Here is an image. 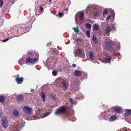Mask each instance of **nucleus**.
Instances as JSON below:
<instances>
[{
    "label": "nucleus",
    "mask_w": 131,
    "mask_h": 131,
    "mask_svg": "<svg viewBox=\"0 0 131 131\" xmlns=\"http://www.w3.org/2000/svg\"><path fill=\"white\" fill-rule=\"evenodd\" d=\"M14 29L16 30L17 33L19 34L20 36L28 32L30 30V28L27 27L26 25H23L21 26L16 27H14Z\"/></svg>",
    "instance_id": "1"
},
{
    "label": "nucleus",
    "mask_w": 131,
    "mask_h": 131,
    "mask_svg": "<svg viewBox=\"0 0 131 131\" xmlns=\"http://www.w3.org/2000/svg\"><path fill=\"white\" fill-rule=\"evenodd\" d=\"M111 42L115 46V48L117 49V50H119L120 48V43L118 42H113L111 40H110V42H106V48L108 49H109L111 47Z\"/></svg>",
    "instance_id": "2"
},
{
    "label": "nucleus",
    "mask_w": 131,
    "mask_h": 131,
    "mask_svg": "<svg viewBox=\"0 0 131 131\" xmlns=\"http://www.w3.org/2000/svg\"><path fill=\"white\" fill-rule=\"evenodd\" d=\"M90 7L92 12H94L95 13L94 16H96L98 14V12L97 11L99 8V6L97 5L89 4L88 6L86 7V9Z\"/></svg>",
    "instance_id": "3"
},
{
    "label": "nucleus",
    "mask_w": 131,
    "mask_h": 131,
    "mask_svg": "<svg viewBox=\"0 0 131 131\" xmlns=\"http://www.w3.org/2000/svg\"><path fill=\"white\" fill-rule=\"evenodd\" d=\"M37 60V59L36 57H35L34 58H31L30 57H28L26 60V63L27 64L28 63H34L36 62Z\"/></svg>",
    "instance_id": "4"
},
{
    "label": "nucleus",
    "mask_w": 131,
    "mask_h": 131,
    "mask_svg": "<svg viewBox=\"0 0 131 131\" xmlns=\"http://www.w3.org/2000/svg\"><path fill=\"white\" fill-rule=\"evenodd\" d=\"M2 126L5 129H6L8 127V124L7 119L6 116H4L2 118Z\"/></svg>",
    "instance_id": "5"
},
{
    "label": "nucleus",
    "mask_w": 131,
    "mask_h": 131,
    "mask_svg": "<svg viewBox=\"0 0 131 131\" xmlns=\"http://www.w3.org/2000/svg\"><path fill=\"white\" fill-rule=\"evenodd\" d=\"M66 110L65 107H62L58 109L55 112V115H59L61 113H64Z\"/></svg>",
    "instance_id": "6"
},
{
    "label": "nucleus",
    "mask_w": 131,
    "mask_h": 131,
    "mask_svg": "<svg viewBox=\"0 0 131 131\" xmlns=\"http://www.w3.org/2000/svg\"><path fill=\"white\" fill-rule=\"evenodd\" d=\"M24 112L27 114H29L31 113V109L29 107L25 106L23 108Z\"/></svg>",
    "instance_id": "7"
},
{
    "label": "nucleus",
    "mask_w": 131,
    "mask_h": 131,
    "mask_svg": "<svg viewBox=\"0 0 131 131\" xmlns=\"http://www.w3.org/2000/svg\"><path fill=\"white\" fill-rule=\"evenodd\" d=\"M27 54L28 57L30 58L31 57V58H34L36 57V56L37 57H38L39 54H35L34 53H32L31 52H28L27 53Z\"/></svg>",
    "instance_id": "8"
},
{
    "label": "nucleus",
    "mask_w": 131,
    "mask_h": 131,
    "mask_svg": "<svg viewBox=\"0 0 131 131\" xmlns=\"http://www.w3.org/2000/svg\"><path fill=\"white\" fill-rule=\"evenodd\" d=\"M73 74L75 76L79 77L81 75L82 73L80 71L76 70L74 72Z\"/></svg>",
    "instance_id": "9"
},
{
    "label": "nucleus",
    "mask_w": 131,
    "mask_h": 131,
    "mask_svg": "<svg viewBox=\"0 0 131 131\" xmlns=\"http://www.w3.org/2000/svg\"><path fill=\"white\" fill-rule=\"evenodd\" d=\"M16 98L17 101L18 102H21L23 101L24 97L22 94H20L18 95L16 97Z\"/></svg>",
    "instance_id": "10"
},
{
    "label": "nucleus",
    "mask_w": 131,
    "mask_h": 131,
    "mask_svg": "<svg viewBox=\"0 0 131 131\" xmlns=\"http://www.w3.org/2000/svg\"><path fill=\"white\" fill-rule=\"evenodd\" d=\"M24 79L23 78L21 77L20 78H16L15 80L17 83L18 84H20L23 81Z\"/></svg>",
    "instance_id": "11"
},
{
    "label": "nucleus",
    "mask_w": 131,
    "mask_h": 131,
    "mask_svg": "<svg viewBox=\"0 0 131 131\" xmlns=\"http://www.w3.org/2000/svg\"><path fill=\"white\" fill-rule=\"evenodd\" d=\"M62 84V90L64 91L67 90L68 89V85L64 81H63Z\"/></svg>",
    "instance_id": "12"
},
{
    "label": "nucleus",
    "mask_w": 131,
    "mask_h": 131,
    "mask_svg": "<svg viewBox=\"0 0 131 131\" xmlns=\"http://www.w3.org/2000/svg\"><path fill=\"white\" fill-rule=\"evenodd\" d=\"M111 27L110 26L106 27L104 30V32L105 34H107L110 32L111 30Z\"/></svg>",
    "instance_id": "13"
},
{
    "label": "nucleus",
    "mask_w": 131,
    "mask_h": 131,
    "mask_svg": "<svg viewBox=\"0 0 131 131\" xmlns=\"http://www.w3.org/2000/svg\"><path fill=\"white\" fill-rule=\"evenodd\" d=\"M34 18L33 17H31V16H29L27 18V20L29 23H30V24H31V23H32L34 20Z\"/></svg>",
    "instance_id": "14"
},
{
    "label": "nucleus",
    "mask_w": 131,
    "mask_h": 131,
    "mask_svg": "<svg viewBox=\"0 0 131 131\" xmlns=\"http://www.w3.org/2000/svg\"><path fill=\"white\" fill-rule=\"evenodd\" d=\"M84 13L83 11L80 12L79 15V19L80 20H82L83 19Z\"/></svg>",
    "instance_id": "15"
},
{
    "label": "nucleus",
    "mask_w": 131,
    "mask_h": 131,
    "mask_svg": "<svg viewBox=\"0 0 131 131\" xmlns=\"http://www.w3.org/2000/svg\"><path fill=\"white\" fill-rule=\"evenodd\" d=\"M99 25L97 24H95L93 25L92 29L93 30H98V26Z\"/></svg>",
    "instance_id": "16"
},
{
    "label": "nucleus",
    "mask_w": 131,
    "mask_h": 131,
    "mask_svg": "<svg viewBox=\"0 0 131 131\" xmlns=\"http://www.w3.org/2000/svg\"><path fill=\"white\" fill-rule=\"evenodd\" d=\"M106 114V112H104L101 113V116L102 117V118L103 120H107V118L105 116Z\"/></svg>",
    "instance_id": "17"
},
{
    "label": "nucleus",
    "mask_w": 131,
    "mask_h": 131,
    "mask_svg": "<svg viewBox=\"0 0 131 131\" xmlns=\"http://www.w3.org/2000/svg\"><path fill=\"white\" fill-rule=\"evenodd\" d=\"M94 53L92 51H91L89 52V57L90 59L92 60H94V59L95 57L94 56Z\"/></svg>",
    "instance_id": "18"
},
{
    "label": "nucleus",
    "mask_w": 131,
    "mask_h": 131,
    "mask_svg": "<svg viewBox=\"0 0 131 131\" xmlns=\"http://www.w3.org/2000/svg\"><path fill=\"white\" fill-rule=\"evenodd\" d=\"M111 59V57L110 56H108L105 57L104 60L105 62L107 63H108L110 61Z\"/></svg>",
    "instance_id": "19"
},
{
    "label": "nucleus",
    "mask_w": 131,
    "mask_h": 131,
    "mask_svg": "<svg viewBox=\"0 0 131 131\" xmlns=\"http://www.w3.org/2000/svg\"><path fill=\"white\" fill-rule=\"evenodd\" d=\"M76 97L79 99H82L84 97V96L81 93H79L76 95Z\"/></svg>",
    "instance_id": "20"
},
{
    "label": "nucleus",
    "mask_w": 131,
    "mask_h": 131,
    "mask_svg": "<svg viewBox=\"0 0 131 131\" xmlns=\"http://www.w3.org/2000/svg\"><path fill=\"white\" fill-rule=\"evenodd\" d=\"M41 98L42 99V101L44 102L45 101V93L43 92H41L40 93V95Z\"/></svg>",
    "instance_id": "21"
},
{
    "label": "nucleus",
    "mask_w": 131,
    "mask_h": 131,
    "mask_svg": "<svg viewBox=\"0 0 131 131\" xmlns=\"http://www.w3.org/2000/svg\"><path fill=\"white\" fill-rule=\"evenodd\" d=\"M131 114V110L126 109L124 113V114L126 116H128Z\"/></svg>",
    "instance_id": "22"
},
{
    "label": "nucleus",
    "mask_w": 131,
    "mask_h": 131,
    "mask_svg": "<svg viewBox=\"0 0 131 131\" xmlns=\"http://www.w3.org/2000/svg\"><path fill=\"white\" fill-rule=\"evenodd\" d=\"M25 60L23 58L20 59L18 61V63L20 65H22L23 64L25 63Z\"/></svg>",
    "instance_id": "23"
},
{
    "label": "nucleus",
    "mask_w": 131,
    "mask_h": 131,
    "mask_svg": "<svg viewBox=\"0 0 131 131\" xmlns=\"http://www.w3.org/2000/svg\"><path fill=\"white\" fill-rule=\"evenodd\" d=\"M92 40L93 42L95 44H97L98 43V40L96 37L94 35H93L92 38Z\"/></svg>",
    "instance_id": "24"
},
{
    "label": "nucleus",
    "mask_w": 131,
    "mask_h": 131,
    "mask_svg": "<svg viewBox=\"0 0 131 131\" xmlns=\"http://www.w3.org/2000/svg\"><path fill=\"white\" fill-rule=\"evenodd\" d=\"M13 114L15 117H18L19 116V114L18 111L16 110H14L13 112Z\"/></svg>",
    "instance_id": "25"
},
{
    "label": "nucleus",
    "mask_w": 131,
    "mask_h": 131,
    "mask_svg": "<svg viewBox=\"0 0 131 131\" xmlns=\"http://www.w3.org/2000/svg\"><path fill=\"white\" fill-rule=\"evenodd\" d=\"M122 109L121 107L116 108L114 109L115 111L117 113H121L122 111Z\"/></svg>",
    "instance_id": "26"
},
{
    "label": "nucleus",
    "mask_w": 131,
    "mask_h": 131,
    "mask_svg": "<svg viewBox=\"0 0 131 131\" xmlns=\"http://www.w3.org/2000/svg\"><path fill=\"white\" fill-rule=\"evenodd\" d=\"M85 26L86 28L89 29H91V25L89 23H85Z\"/></svg>",
    "instance_id": "27"
},
{
    "label": "nucleus",
    "mask_w": 131,
    "mask_h": 131,
    "mask_svg": "<svg viewBox=\"0 0 131 131\" xmlns=\"http://www.w3.org/2000/svg\"><path fill=\"white\" fill-rule=\"evenodd\" d=\"M5 99V98L4 96H0V102L2 103H3Z\"/></svg>",
    "instance_id": "28"
},
{
    "label": "nucleus",
    "mask_w": 131,
    "mask_h": 131,
    "mask_svg": "<svg viewBox=\"0 0 131 131\" xmlns=\"http://www.w3.org/2000/svg\"><path fill=\"white\" fill-rule=\"evenodd\" d=\"M110 118L111 120L113 121H115L117 119L116 117L114 116H112L110 117Z\"/></svg>",
    "instance_id": "29"
},
{
    "label": "nucleus",
    "mask_w": 131,
    "mask_h": 131,
    "mask_svg": "<svg viewBox=\"0 0 131 131\" xmlns=\"http://www.w3.org/2000/svg\"><path fill=\"white\" fill-rule=\"evenodd\" d=\"M72 29L74 30V32H75L76 34H78L79 33V31L77 27V28L75 27H73Z\"/></svg>",
    "instance_id": "30"
},
{
    "label": "nucleus",
    "mask_w": 131,
    "mask_h": 131,
    "mask_svg": "<svg viewBox=\"0 0 131 131\" xmlns=\"http://www.w3.org/2000/svg\"><path fill=\"white\" fill-rule=\"evenodd\" d=\"M70 101L72 104H75L76 103V101L74 100H73V99L70 98L69 99Z\"/></svg>",
    "instance_id": "31"
},
{
    "label": "nucleus",
    "mask_w": 131,
    "mask_h": 131,
    "mask_svg": "<svg viewBox=\"0 0 131 131\" xmlns=\"http://www.w3.org/2000/svg\"><path fill=\"white\" fill-rule=\"evenodd\" d=\"M90 31L89 30H88L86 31V34L87 37L88 38H89L90 37Z\"/></svg>",
    "instance_id": "32"
},
{
    "label": "nucleus",
    "mask_w": 131,
    "mask_h": 131,
    "mask_svg": "<svg viewBox=\"0 0 131 131\" xmlns=\"http://www.w3.org/2000/svg\"><path fill=\"white\" fill-rule=\"evenodd\" d=\"M108 13V11L107 8L105 9L103 12V15H104L105 14H107Z\"/></svg>",
    "instance_id": "33"
},
{
    "label": "nucleus",
    "mask_w": 131,
    "mask_h": 131,
    "mask_svg": "<svg viewBox=\"0 0 131 131\" xmlns=\"http://www.w3.org/2000/svg\"><path fill=\"white\" fill-rule=\"evenodd\" d=\"M76 52L77 54H81L82 53V51L80 49H78L76 51Z\"/></svg>",
    "instance_id": "34"
},
{
    "label": "nucleus",
    "mask_w": 131,
    "mask_h": 131,
    "mask_svg": "<svg viewBox=\"0 0 131 131\" xmlns=\"http://www.w3.org/2000/svg\"><path fill=\"white\" fill-rule=\"evenodd\" d=\"M76 41L80 43L82 41V40L81 39H80L78 38L76 39Z\"/></svg>",
    "instance_id": "35"
},
{
    "label": "nucleus",
    "mask_w": 131,
    "mask_h": 131,
    "mask_svg": "<svg viewBox=\"0 0 131 131\" xmlns=\"http://www.w3.org/2000/svg\"><path fill=\"white\" fill-rule=\"evenodd\" d=\"M52 73V75L54 76H56L57 75V72L55 71H53Z\"/></svg>",
    "instance_id": "36"
},
{
    "label": "nucleus",
    "mask_w": 131,
    "mask_h": 131,
    "mask_svg": "<svg viewBox=\"0 0 131 131\" xmlns=\"http://www.w3.org/2000/svg\"><path fill=\"white\" fill-rule=\"evenodd\" d=\"M3 4V0H0V7H1Z\"/></svg>",
    "instance_id": "37"
},
{
    "label": "nucleus",
    "mask_w": 131,
    "mask_h": 131,
    "mask_svg": "<svg viewBox=\"0 0 131 131\" xmlns=\"http://www.w3.org/2000/svg\"><path fill=\"white\" fill-rule=\"evenodd\" d=\"M50 114V113L48 112H46L45 113L43 114V116H45V117L49 115Z\"/></svg>",
    "instance_id": "38"
},
{
    "label": "nucleus",
    "mask_w": 131,
    "mask_h": 131,
    "mask_svg": "<svg viewBox=\"0 0 131 131\" xmlns=\"http://www.w3.org/2000/svg\"><path fill=\"white\" fill-rule=\"evenodd\" d=\"M59 16L60 17H62L63 16V13L61 12L59 13L58 14Z\"/></svg>",
    "instance_id": "39"
},
{
    "label": "nucleus",
    "mask_w": 131,
    "mask_h": 131,
    "mask_svg": "<svg viewBox=\"0 0 131 131\" xmlns=\"http://www.w3.org/2000/svg\"><path fill=\"white\" fill-rule=\"evenodd\" d=\"M113 25H112V28L114 29V30H115V26L116 25L115 24H113Z\"/></svg>",
    "instance_id": "40"
},
{
    "label": "nucleus",
    "mask_w": 131,
    "mask_h": 131,
    "mask_svg": "<svg viewBox=\"0 0 131 131\" xmlns=\"http://www.w3.org/2000/svg\"><path fill=\"white\" fill-rule=\"evenodd\" d=\"M111 16L110 15H108L106 17V19L107 20H109L111 18Z\"/></svg>",
    "instance_id": "41"
},
{
    "label": "nucleus",
    "mask_w": 131,
    "mask_h": 131,
    "mask_svg": "<svg viewBox=\"0 0 131 131\" xmlns=\"http://www.w3.org/2000/svg\"><path fill=\"white\" fill-rule=\"evenodd\" d=\"M84 75L85 76V77L84 78V79H86L87 78V74L86 73H85L84 72Z\"/></svg>",
    "instance_id": "42"
},
{
    "label": "nucleus",
    "mask_w": 131,
    "mask_h": 131,
    "mask_svg": "<svg viewBox=\"0 0 131 131\" xmlns=\"http://www.w3.org/2000/svg\"><path fill=\"white\" fill-rule=\"evenodd\" d=\"M48 61V60H47L46 61V66L47 67L49 65V64H48L47 63V62Z\"/></svg>",
    "instance_id": "43"
},
{
    "label": "nucleus",
    "mask_w": 131,
    "mask_h": 131,
    "mask_svg": "<svg viewBox=\"0 0 131 131\" xmlns=\"http://www.w3.org/2000/svg\"><path fill=\"white\" fill-rule=\"evenodd\" d=\"M111 14L112 15V16H113L114 15H115V13L114 12H111Z\"/></svg>",
    "instance_id": "44"
},
{
    "label": "nucleus",
    "mask_w": 131,
    "mask_h": 131,
    "mask_svg": "<svg viewBox=\"0 0 131 131\" xmlns=\"http://www.w3.org/2000/svg\"><path fill=\"white\" fill-rule=\"evenodd\" d=\"M39 8L42 11L43 10V8L41 6H40Z\"/></svg>",
    "instance_id": "45"
},
{
    "label": "nucleus",
    "mask_w": 131,
    "mask_h": 131,
    "mask_svg": "<svg viewBox=\"0 0 131 131\" xmlns=\"http://www.w3.org/2000/svg\"><path fill=\"white\" fill-rule=\"evenodd\" d=\"M72 67L74 68L75 67V64H73L72 65Z\"/></svg>",
    "instance_id": "46"
},
{
    "label": "nucleus",
    "mask_w": 131,
    "mask_h": 131,
    "mask_svg": "<svg viewBox=\"0 0 131 131\" xmlns=\"http://www.w3.org/2000/svg\"><path fill=\"white\" fill-rule=\"evenodd\" d=\"M34 91V90L32 89V88H31V90H30V92H33V91Z\"/></svg>",
    "instance_id": "47"
},
{
    "label": "nucleus",
    "mask_w": 131,
    "mask_h": 131,
    "mask_svg": "<svg viewBox=\"0 0 131 131\" xmlns=\"http://www.w3.org/2000/svg\"><path fill=\"white\" fill-rule=\"evenodd\" d=\"M112 55H114V56H116V54H115V52H113L112 53Z\"/></svg>",
    "instance_id": "48"
},
{
    "label": "nucleus",
    "mask_w": 131,
    "mask_h": 131,
    "mask_svg": "<svg viewBox=\"0 0 131 131\" xmlns=\"http://www.w3.org/2000/svg\"><path fill=\"white\" fill-rule=\"evenodd\" d=\"M2 41L3 42H5L7 41L5 39L4 40H2Z\"/></svg>",
    "instance_id": "49"
},
{
    "label": "nucleus",
    "mask_w": 131,
    "mask_h": 131,
    "mask_svg": "<svg viewBox=\"0 0 131 131\" xmlns=\"http://www.w3.org/2000/svg\"><path fill=\"white\" fill-rule=\"evenodd\" d=\"M51 42L48 43H47V45H46V46H48L49 45H51Z\"/></svg>",
    "instance_id": "50"
},
{
    "label": "nucleus",
    "mask_w": 131,
    "mask_h": 131,
    "mask_svg": "<svg viewBox=\"0 0 131 131\" xmlns=\"http://www.w3.org/2000/svg\"><path fill=\"white\" fill-rule=\"evenodd\" d=\"M16 78H20V77H19V75L18 74H17V76H16Z\"/></svg>",
    "instance_id": "51"
},
{
    "label": "nucleus",
    "mask_w": 131,
    "mask_h": 131,
    "mask_svg": "<svg viewBox=\"0 0 131 131\" xmlns=\"http://www.w3.org/2000/svg\"><path fill=\"white\" fill-rule=\"evenodd\" d=\"M50 96L51 97H53V96L52 95V94L51 93H50Z\"/></svg>",
    "instance_id": "52"
},
{
    "label": "nucleus",
    "mask_w": 131,
    "mask_h": 131,
    "mask_svg": "<svg viewBox=\"0 0 131 131\" xmlns=\"http://www.w3.org/2000/svg\"><path fill=\"white\" fill-rule=\"evenodd\" d=\"M9 38H7L5 39L6 41H7L9 40Z\"/></svg>",
    "instance_id": "53"
},
{
    "label": "nucleus",
    "mask_w": 131,
    "mask_h": 131,
    "mask_svg": "<svg viewBox=\"0 0 131 131\" xmlns=\"http://www.w3.org/2000/svg\"><path fill=\"white\" fill-rule=\"evenodd\" d=\"M9 38H7L5 39L6 41H7L9 40Z\"/></svg>",
    "instance_id": "54"
},
{
    "label": "nucleus",
    "mask_w": 131,
    "mask_h": 131,
    "mask_svg": "<svg viewBox=\"0 0 131 131\" xmlns=\"http://www.w3.org/2000/svg\"><path fill=\"white\" fill-rule=\"evenodd\" d=\"M19 131V130H14L13 131Z\"/></svg>",
    "instance_id": "55"
},
{
    "label": "nucleus",
    "mask_w": 131,
    "mask_h": 131,
    "mask_svg": "<svg viewBox=\"0 0 131 131\" xmlns=\"http://www.w3.org/2000/svg\"><path fill=\"white\" fill-rule=\"evenodd\" d=\"M114 17H115V15H114L113 16V19H114Z\"/></svg>",
    "instance_id": "56"
},
{
    "label": "nucleus",
    "mask_w": 131,
    "mask_h": 131,
    "mask_svg": "<svg viewBox=\"0 0 131 131\" xmlns=\"http://www.w3.org/2000/svg\"><path fill=\"white\" fill-rule=\"evenodd\" d=\"M124 130H125L126 131H127V129L126 128H125L124 129Z\"/></svg>",
    "instance_id": "57"
},
{
    "label": "nucleus",
    "mask_w": 131,
    "mask_h": 131,
    "mask_svg": "<svg viewBox=\"0 0 131 131\" xmlns=\"http://www.w3.org/2000/svg\"><path fill=\"white\" fill-rule=\"evenodd\" d=\"M51 0H49V2H51Z\"/></svg>",
    "instance_id": "58"
},
{
    "label": "nucleus",
    "mask_w": 131,
    "mask_h": 131,
    "mask_svg": "<svg viewBox=\"0 0 131 131\" xmlns=\"http://www.w3.org/2000/svg\"><path fill=\"white\" fill-rule=\"evenodd\" d=\"M75 57H76L77 56V55H76L75 54Z\"/></svg>",
    "instance_id": "59"
},
{
    "label": "nucleus",
    "mask_w": 131,
    "mask_h": 131,
    "mask_svg": "<svg viewBox=\"0 0 131 131\" xmlns=\"http://www.w3.org/2000/svg\"><path fill=\"white\" fill-rule=\"evenodd\" d=\"M2 21V22H3V20H1V21Z\"/></svg>",
    "instance_id": "60"
},
{
    "label": "nucleus",
    "mask_w": 131,
    "mask_h": 131,
    "mask_svg": "<svg viewBox=\"0 0 131 131\" xmlns=\"http://www.w3.org/2000/svg\"><path fill=\"white\" fill-rule=\"evenodd\" d=\"M81 79V80H82V81H83V79Z\"/></svg>",
    "instance_id": "61"
},
{
    "label": "nucleus",
    "mask_w": 131,
    "mask_h": 131,
    "mask_svg": "<svg viewBox=\"0 0 131 131\" xmlns=\"http://www.w3.org/2000/svg\"><path fill=\"white\" fill-rule=\"evenodd\" d=\"M54 106H55V105H54L53 106V107H54Z\"/></svg>",
    "instance_id": "62"
},
{
    "label": "nucleus",
    "mask_w": 131,
    "mask_h": 131,
    "mask_svg": "<svg viewBox=\"0 0 131 131\" xmlns=\"http://www.w3.org/2000/svg\"><path fill=\"white\" fill-rule=\"evenodd\" d=\"M37 88H38V86H37L36 89Z\"/></svg>",
    "instance_id": "63"
},
{
    "label": "nucleus",
    "mask_w": 131,
    "mask_h": 131,
    "mask_svg": "<svg viewBox=\"0 0 131 131\" xmlns=\"http://www.w3.org/2000/svg\"><path fill=\"white\" fill-rule=\"evenodd\" d=\"M44 86V85H43V86H42V87H43Z\"/></svg>",
    "instance_id": "64"
}]
</instances>
